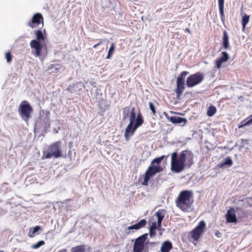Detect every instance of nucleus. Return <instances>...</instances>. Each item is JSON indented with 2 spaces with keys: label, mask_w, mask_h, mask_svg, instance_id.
<instances>
[{
  "label": "nucleus",
  "mask_w": 252,
  "mask_h": 252,
  "mask_svg": "<svg viewBox=\"0 0 252 252\" xmlns=\"http://www.w3.org/2000/svg\"><path fill=\"white\" fill-rule=\"evenodd\" d=\"M32 49L31 53L35 57H39L42 54V45L37 40H32L30 43Z\"/></svg>",
  "instance_id": "nucleus-10"
},
{
  "label": "nucleus",
  "mask_w": 252,
  "mask_h": 252,
  "mask_svg": "<svg viewBox=\"0 0 252 252\" xmlns=\"http://www.w3.org/2000/svg\"><path fill=\"white\" fill-rule=\"evenodd\" d=\"M189 73L187 71H182L177 77L176 80V88L175 92L176 94L177 97H180L183 94L185 89V78Z\"/></svg>",
  "instance_id": "nucleus-6"
},
{
  "label": "nucleus",
  "mask_w": 252,
  "mask_h": 252,
  "mask_svg": "<svg viewBox=\"0 0 252 252\" xmlns=\"http://www.w3.org/2000/svg\"><path fill=\"white\" fill-rule=\"evenodd\" d=\"M115 47V44L114 43H112L111 45V46L108 50V55L106 57V59H109L113 55Z\"/></svg>",
  "instance_id": "nucleus-28"
},
{
  "label": "nucleus",
  "mask_w": 252,
  "mask_h": 252,
  "mask_svg": "<svg viewBox=\"0 0 252 252\" xmlns=\"http://www.w3.org/2000/svg\"><path fill=\"white\" fill-rule=\"evenodd\" d=\"M193 203V193L191 190L180 192L175 200L176 206L183 212H189Z\"/></svg>",
  "instance_id": "nucleus-3"
},
{
  "label": "nucleus",
  "mask_w": 252,
  "mask_h": 252,
  "mask_svg": "<svg viewBox=\"0 0 252 252\" xmlns=\"http://www.w3.org/2000/svg\"><path fill=\"white\" fill-rule=\"evenodd\" d=\"M44 244H45L44 241L41 240V241H39L36 244L32 245V246L31 248L33 249H37L39 248L40 247H41V246L44 245Z\"/></svg>",
  "instance_id": "nucleus-30"
},
{
  "label": "nucleus",
  "mask_w": 252,
  "mask_h": 252,
  "mask_svg": "<svg viewBox=\"0 0 252 252\" xmlns=\"http://www.w3.org/2000/svg\"><path fill=\"white\" fill-rule=\"evenodd\" d=\"M241 140L243 141V143H244V142H245L246 143H247V142H248V140L247 139H242Z\"/></svg>",
  "instance_id": "nucleus-40"
},
{
  "label": "nucleus",
  "mask_w": 252,
  "mask_h": 252,
  "mask_svg": "<svg viewBox=\"0 0 252 252\" xmlns=\"http://www.w3.org/2000/svg\"><path fill=\"white\" fill-rule=\"evenodd\" d=\"M155 230H151L150 229V235L151 237L154 236L156 234Z\"/></svg>",
  "instance_id": "nucleus-37"
},
{
  "label": "nucleus",
  "mask_w": 252,
  "mask_h": 252,
  "mask_svg": "<svg viewBox=\"0 0 252 252\" xmlns=\"http://www.w3.org/2000/svg\"><path fill=\"white\" fill-rule=\"evenodd\" d=\"M144 123V119L141 112L137 115L135 123H129L125 132V137L126 140H128L130 136L133 135L136 129Z\"/></svg>",
  "instance_id": "nucleus-5"
},
{
  "label": "nucleus",
  "mask_w": 252,
  "mask_h": 252,
  "mask_svg": "<svg viewBox=\"0 0 252 252\" xmlns=\"http://www.w3.org/2000/svg\"><path fill=\"white\" fill-rule=\"evenodd\" d=\"M172 248V243L170 241H166L162 244L160 251L161 252H169Z\"/></svg>",
  "instance_id": "nucleus-17"
},
{
  "label": "nucleus",
  "mask_w": 252,
  "mask_h": 252,
  "mask_svg": "<svg viewBox=\"0 0 252 252\" xmlns=\"http://www.w3.org/2000/svg\"><path fill=\"white\" fill-rule=\"evenodd\" d=\"M34 34L36 36V40L40 42V41H44L45 39V36L43 34L42 31L40 30H37L34 32Z\"/></svg>",
  "instance_id": "nucleus-22"
},
{
  "label": "nucleus",
  "mask_w": 252,
  "mask_h": 252,
  "mask_svg": "<svg viewBox=\"0 0 252 252\" xmlns=\"http://www.w3.org/2000/svg\"><path fill=\"white\" fill-rule=\"evenodd\" d=\"M102 43V39H100L99 40V41L96 44L94 45L93 46V48H97L98 46H99L100 45H101V44Z\"/></svg>",
  "instance_id": "nucleus-36"
},
{
  "label": "nucleus",
  "mask_w": 252,
  "mask_h": 252,
  "mask_svg": "<svg viewBox=\"0 0 252 252\" xmlns=\"http://www.w3.org/2000/svg\"><path fill=\"white\" fill-rule=\"evenodd\" d=\"M233 164V161L230 157H228L224 159V161L221 163L220 165V167H222L224 165H228L229 166H231Z\"/></svg>",
  "instance_id": "nucleus-27"
},
{
  "label": "nucleus",
  "mask_w": 252,
  "mask_h": 252,
  "mask_svg": "<svg viewBox=\"0 0 252 252\" xmlns=\"http://www.w3.org/2000/svg\"><path fill=\"white\" fill-rule=\"evenodd\" d=\"M222 56L217 59L216 61V66L218 69L221 67L222 63L226 62L229 59L228 53L226 52H222L221 53Z\"/></svg>",
  "instance_id": "nucleus-16"
},
{
  "label": "nucleus",
  "mask_w": 252,
  "mask_h": 252,
  "mask_svg": "<svg viewBox=\"0 0 252 252\" xmlns=\"http://www.w3.org/2000/svg\"><path fill=\"white\" fill-rule=\"evenodd\" d=\"M157 225H158V224H157V223L156 221L153 222L150 227V229H151V230L156 229L157 227Z\"/></svg>",
  "instance_id": "nucleus-34"
},
{
  "label": "nucleus",
  "mask_w": 252,
  "mask_h": 252,
  "mask_svg": "<svg viewBox=\"0 0 252 252\" xmlns=\"http://www.w3.org/2000/svg\"><path fill=\"white\" fill-rule=\"evenodd\" d=\"M33 109L32 106L26 101L24 100L20 104L19 108V113L22 118L25 121H28L31 117Z\"/></svg>",
  "instance_id": "nucleus-7"
},
{
  "label": "nucleus",
  "mask_w": 252,
  "mask_h": 252,
  "mask_svg": "<svg viewBox=\"0 0 252 252\" xmlns=\"http://www.w3.org/2000/svg\"><path fill=\"white\" fill-rule=\"evenodd\" d=\"M249 19L250 16L246 14H245L244 16L243 17L242 23L243 30L245 29L246 25L248 23L249 21Z\"/></svg>",
  "instance_id": "nucleus-29"
},
{
  "label": "nucleus",
  "mask_w": 252,
  "mask_h": 252,
  "mask_svg": "<svg viewBox=\"0 0 252 252\" xmlns=\"http://www.w3.org/2000/svg\"><path fill=\"white\" fill-rule=\"evenodd\" d=\"M58 252H66V249H63L59 251Z\"/></svg>",
  "instance_id": "nucleus-38"
},
{
  "label": "nucleus",
  "mask_w": 252,
  "mask_h": 252,
  "mask_svg": "<svg viewBox=\"0 0 252 252\" xmlns=\"http://www.w3.org/2000/svg\"><path fill=\"white\" fill-rule=\"evenodd\" d=\"M224 0H218L220 16L222 22L225 21V16L224 14Z\"/></svg>",
  "instance_id": "nucleus-19"
},
{
  "label": "nucleus",
  "mask_w": 252,
  "mask_h": 252,
  "mask_svg": "<svg viewBox=\"0 0 252 252\" xmlns=\"http://www.w3.org/2000/svg\"><path fill=\"white\" fill-rule=\"evenodd\" d=\"M135 110V109L134 107H132L131 109L129 116V123H134V122H135V120L136 118Z\"/></svg>",
  "instance_id": "nucleus-26"
},
{
  "label": "nucleus",
  "mask_w": 252,
  "mask_h": 252,
  "mask_svg": "<svg viewBox=\"0 0 252 252\" xmlns=\"http://www.w3.org/2000/svg\"><path fill=\"white\" fill-rule=\"evenodd\" d=\"M165 210L163 209L159 210L156 214L158 217V227H160L161 225L162 221L164 217Z\"/></svg>",
  "instance_id": "nucleus-18"
},
{
  "label": "nucleus",
  "mask_w": 252,
  "mask_h": 252,
  "mask_svg": "<svg viewBox=\"0 0 252 252\" xmlns=\"http://www.w3.org/2000/svg\"><path fill=\"white\" fill-rule=\"evenodd\" d=\"M226 221L229 223H236L237 221L234 208H230L225 215Z\"/></svg>",
  "instance_id": "nucleus-15"
},
{
  "label": "nucleus",
  "mask_w": 252,
  "mask_h": 252,
  "mask_svg": "<svg viewBox=\"0 0 252 252\" xmlns=\"http://www.w3.org/2000/svg\"><path fill=\"white\" fill-rule=\"evenodd\" d=\"M5 58L7 63H10L12 60V55L10 52H7L5 53Z\"/></svg>",
  "instance_id": "nucleus-32"
},
{
  "label": "nucleus",
  "mask_w": 252,
  "mask_h": 252,
  "mask_svg": "<svg viewBox=\"0 0 252 252\" xmlns=\"http://www.w3.org/2000/svg\"><path fill=\"white\" fill-rule=\"evenodd\" d=\"M40 229V226H36L34 228L30 229L28 233V236L31 238L35 236V233Z\"/></svg>",
  "instance_id": "nucleus-23"
},
{
  "label": "nucleus",
  "mask_w": 252,
  "mask_h": 252,
  "mask_svg": "<svg viewBox=\"0 0 252 252\" xmlns=\"http://www.w3.org/2000/svg\"><path fill=\"white\" fill-rule=\"evenodd\" d=\"M217 112V109L214 105L209 106L208 108L207 114L209 117H212L215 115Z\"/></svg>",
  "instance_id": "nucleus-25"
},
{
  "label": "nucleus",
  "mask_w": 252,
  "mask_h": 252,
  "mask_svg": "<svg viewBox=\"0 0 252 252\" xmlns=\"http://www.w3.org/2000/svg\"><path fill=\"white\" fill-rule=\"evenodd\" d=\"M147 238V233H145L136 238L133 244V252H142Z\"/></svg>",
  "instance_id": "nucleus-9"
},
{
  "label": "nucleus",
  "mask_w": 252,
  "mask_h": 252,
  "mask_svg": "<svg viewBox=\"0 0 252 252\" xmlns=\"http://www.w3.org/2000/svg\"><path fill=\"white\" fill-rule=\"evenodd\" d=\"M149 106L150 110L152 111V113L153 115H156V108L154 106V104L152 102H150L149 103Z\"/></svg>",
  "instance_id": "nucleus-31"
},
{
  "label": "nucleus",
  "mask_w": 252,
  "mask_h": 252,
  "mask_svg": "<svg viewBox=\"0 0 252 252\" xmlns=\"http://www.w3.org/2000/svg\"><path fill=\"white\" fill-rule=\"evenodd\" d=\"M41 23L43 27V17L40 13H37L33 15L32 20L28 23L27 25L32 28H34L38 27Z\"/></svg>",
  "instance_id": "nucleus-12"
},
{
  "label": "nucleus",
  "mask_w": 252,
  "mask_h": 252,
  "mask_svg": "<svg viewBox=\"0 0 252 252\" xmlns=\"http://www.w3.org/2000/svg\"><path fill=\"white\" fill-rule=\"evenodd\" d=\"M147 223V220H146L142 219L137 223L128 226L126 231V234L129 235L134 232L133 230L136 231L144 227L146 225Z\"/></svg>",
  "instance_id": "nucleus-13"
},
{
  "label": "nucleus",
  "mask_w": 252,
  "mask_h": 252,
  "mask_svg": "<svg viewBox=\"0 0 252 252\" xmlns=\"http://www.w3.org/2000/svg\"><path fill=\"white\" fill-rule=\"evenodd\" d=\"M223 46L225 49H227L229 47V38L226 32L225 31L223 33Z\"/></svg>",
  "instance_id": "nucleus-21"
},
{
  "label": "nucleus",
  "mask_w": 252,
  "mask_h": 252,
  "mask_svg": "<svg viewBox=\"0 0 252 252\" xmlns=\"http://www.w3.org/2000/svg\"><path fill=\"white\" fill-rule=\"evenodd\" d=\"M61 142L57 141L50 145L46 151H43L41 158L42 159L55 158L62 157V151L60 146Z\"/></svg>",
  "instance_id": "nucleus-4"
},
{
  "label": "nucleus",
  "mask_w": 252,
  "mask_h": 252,
  "mask_svg": "<svg viewBox=\"0 0 252 252\" xmlns=\"http://www.w3.org/2000/svg\"><path fill=\"white\" fill-rule=\"evenodd\" d=\"M169 155L161 156L154 158L151 162V165L148 167L145 173L143 175V181L141 183L143 186H147L150 179L153 177L156 173L163 170V168L159 165L160 163L164 158H167Z\"/></svg>",
  "instance_id": "nucleus-2"
},
{
  "label": "nucleus",
  "mask_w": 252,
  "mask_h": 252,
  "mask_svg": "<svg viewBox=\"0 0 252 252\" xmlns=\"http://www.w3.org/2000/svg\"><path fill=\"white\" fill-rule=\"evenodd\" d=\"M252 124V118L251 119H250L249 121H248L247 122H245L244 124L239 125L238 126V128H240L244 126H248V125H251Z\"/></svg>",
  "instance_id": "nucleus-33"
},
{
  "label": "nucleus",
  "mask_w": 252,
  "mask_h": 252,
  "mask_svg": "<svg viewBox=\"0 0 252 252\" xmlns=\"http://www.w3.org/2000/svg\"><path fill=\"white\" fill-rule=\"evenodd\" d=\"M60 69V65L58 64H52L47 67V70L50 71V73H57Z\"/></svg>",
  "instance_id": "nucleus-20"
},
{
  "label": "nucleus",
  "mask_w": 252,
  "mask_h": 252,
  "mask_svg": "<svg viewBox=\"0 0 252 252\" xmlns=\"http://www.w3.org/2000/svg\"><path fill=\"white\" fill-rule=\"evenodd\" d=\"M204 79V75L202 73L197 72L189 76L186 80V85L188 88H192L200 83Z\"/></svg>",
  "instance_id": "nucleus-8"
},
{
  "label": "nucleus",
  "mask_w": 252,
  "mask_h": 252,
  "mask_svg": "<svg viewBox=\"0 0 252 252\" xmlns=\"http://www.w3.org/2000/svg\"><path fill=\"white\" fill-rule=\"evenodd\" d=\"M185 31H187L188 33H190V34L191 33V31H190V29H189V28H186V30H185Z\"/></svg>",
  "instance_id": "nucleus-39"
},
{
  "label": "nucleus",
  "mask_w": 252,
  "mask_h": 252,
  "mask_svg": "<svg viewBox=\"0 0 252 252\" xmlns=\"http://www.w3.org/2000/svg\"><path fill=\"white\" fill-rule=\"evenodd\" d=\"M215 235L217 237H218V238H220L221 237V233L219 231V230H217L215 232Z\"/></svg>",
  "instance_id": "nucleus-35"
},
{
  "label": "nucleus",
  "mask_w": 252,
  "mask_h": 252,
  "mask_svg": "<svg viewBox=\"0 0 252 252\" xmlns=\"http://www.w3.org/2000/svg\"><path fill=\"white\" fill-rule=\"evenodd\" d=\"M86 248L84 245L77 246L71 249V252H85Z\"/></svg>",
  "instance_id": "nucleus-24"
},
{
  "label": "nucleus",
  "mask_w": 252,
  "mask_h": 252,
  "mask_svg": "<svg viewBox=\"0 0 252 252\" xmlns=\"http://www.w3.org/2000/svg\"><path fill=\"white\" fill-rule=\"evenodd\" d=\"M126 109H127V111H129V108H128V107H125V108H124V110H126Z\"/></svg>",
  "instance_id": "nucleus-41"
},
{
  "label": "nucleus",
  "mask_w": 252,
  "mask_h": 252,
  "mask_svg": "<svg viewBox=\"0 0 252 252\" xmlns=\"http://www.w3.org/2000/svg\"><path fill=\"white\" fill-rule=\"evenodd\" d=\"M193 155L188 150L182 151L179 157L174 152L171 155V169L176 173H180L185 168V166L190 167L193 163Z\"/></svg>",
  "instance_id": "nucleus-1"
},
{
  "label": "nucleus",
  "mask_w": 252,
  "mask_h": 252,
  "mask_svg": "<svg viewBox=\"0 0 252 252\" xmlns=\"http://www.w3.org/2000/svg\"><path fill=\"white\" fill-rule=\"evenodd\" d=\"M167 119L173 124H181V126H183L187 124V120L185 118L180 117L178 116H168L166 115Z\"/></svg>",
  "instance_id": "nucleus-14"
},
{
  "label": "nucleus",
  "mask_w": 252,
  "mask_h": 252,
  "mask_svg": "<svg viewBox=\"0 0 252 252\" xmlns=\"http://www.w3.org/2000/svg\"><path fill=\"white\" fill-rule=\"evenodd\" d=\"M205 223L203 220L199 222V224L190 232L191 238L194 241H197L204 231Z\"/></svg>",
  "instance_id": "nucleus-11"
}]
</instances>
